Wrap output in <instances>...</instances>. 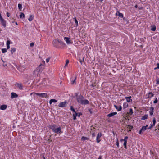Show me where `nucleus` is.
I'll return each instance as SVG.
<instances>
[{"label":"nucleus","instance_id":"cd10ccee","mask_svg":"<svg viewBox=\"0 0 159 159\" xmlns=\"http://www.w3.org/2000/svg\"><path fill=\"white\" fill-rule=\"evenodd\" d=\"M127 128L129 129V131H130L133 128V127L132 126L128 125L127 126Z\"/></svg>","mask_w":159,"mask_h":159},{"label":"nucleus","instance_id":"603ef678","mask_svg":"<svg viewBox=\"0 0 159 159\" xmlns=\"http://www.w3.org/2000/svg\"><path fill=\"white\" fill-rule=\"evenodd\" d=\"M124 106H125V107H127L128 104H127L126 103H125V104H124Z\"/></svg>","mask_w":159,"mask_h":159},{"label":"nucleus","instance_id":"052dcab7","mask_svg":"<svg viewBox=\"0 0 159 159\" xmlns=\"http://www.w3.org/2000/svg\"><path fill=\"white\" fill-rule=\"evenodd\" d=\"M138 7V6H137V5H136L135 6V7L136 8H137Z\"/></svg>","mask_w":159,"mask_h":159},{"label":"nucleus","instance_id":"774afa93","mask_svg":"<svg viewBox=\"0 0 159 159\" xmlns=\"http://www.w3.org/2000/svg\"><path fill=\"white\" fill-rule=\"evenodd\" d=\"M43 159H45V158L44 157H43Z\"/></svg>","mask_w":159,"mask_h":159},{"label":"nucleus","instance_id":"412c9836","mask_svg":"<svg viewBox=\"0 0 159 159\" xmlns=\"http://www.w3.org/2000/svg\"><path fill=\"white\" fill-rule=\"evenodd\" d=\"M148 116V115H145L143 116H142L141 119L142 120H144L147 119Z\"/></svg>","mask_w":159,"mask_h":159},{"label":"nucleus","instance_id":"49530a36","mask_svg":"<svg viewBox=\"0 0 159 159\" xmlns=\"http://www.w3.org/2000/svg\"><path fill=\"white\" fill-rule=\"evenodd\" d=\"M116 145L118 147H119V142L118 140H117L116 142Z\"/></svg>","mask_w":159,"mask_h":159},{"label":"nucleus","instance_id":"c756f323","mask_svg":"<svg viewBox=\"0 0 159 159\" xmlns=\"http://www.w3.org/2000/svg\"><path fill=\"white\" fill-rule=\"evenodd\" d=\"M73 19H74L75 20V23H76V25L77 26H78V22L76 19V17H75L73 18Z\"/></svg>","mask_w":159,"mask_h":159},{"label":"nucleus","instance_id":"bb28decb","mask_svg":"<svg viewBox=\"0 0 159 159\" xmlns=\"http://www.w3.org/2000/svg\"><path fill=\"white\" fill-rule=\"evenodd\" d=\"M88 139L86 137L83 136L81 138V140H83V141L85 140H87Z\"/></svg>","mask_w":159,"mask_h":159},{"label":"nucleus","instance_id":"6ab92c4d","mask_svg":"<svg viewBox=\"0 0 159 159\" xmlns=\"http://www.w3.org/2000/svg\"><path fill=\"white\" fill-rule=\"evenodd\" d=\"M151 30L152 31H154L156 30V27L155 25H152L151 26Z\"/></svg>","mask_w":159,"mask_h":159},{"label":"nucleus","instance_id":"473e14b6","mask_svg":"<svg viewBox=\"0 0 159 159\" xmlns=\"http://www.w3.org/2000/svg\"><path fill=\"white\" fill-rule=\"evenodd\" d=\"M156 122V119L155 118H154L153 119V124H152L154 126Z\"/></svg>","mask_w":159,"mask_h":159},{"label":"nucleus","instance_id":"20e7f679","mask_svg":"<svg viewBox=\"0 0 159 159\" xmlns=\"http://www.w3.org/2000/svg\"><path fill=\"white\" fill-rule=\"evenodd\" d=\"M67 103V102L66 101L61 102L58 105V106L60 107H65Z\"/></svg>","mask_w":159,"mask_h":159},{"label":"nucleus","instance_id":"f03ea898","mask_svg":"<svg viewBox=\"0 0 159 159\" xmlns=\"http://www.w3.org/2000/svg\"><path fill=\"white\" fill-rule=\"evenodd\" d=\"M76 100L79 103L82 105L88 104L89 103L88 100L85 99L84 97L81 95L77 97L76 98Z\"/></svg>","mask_w":159,"mask_h":159},{"label":"nucleus","instance_id":"864d4df0","mask_svg":"<svg viewBox=\"0 0 159 159\" xmlns=\"http://www.w3.org/2000/svg\"><path fill=\"white\" fill-rule=\"evenodd\" d=\"M157 67L156 68H155V69H156L157 68H158L159 69V63H157Z\"/></svg>","mask_w":159,"mask_h":159},{"label":"nucleus","instance_id":"e433bc0d","mask_svg":"<svg viewBox=\"0 0 159 159\" xmlns=\"http://www.w3.org/2000/svg\"><path fill=\"white\" fill-rule=\"evenodd\" d=\"M118 16L119 17L122 18L123 16V15L122 13L118 12Z\"/></svg>","mask_w":159,"mask_h":159},{"label":"nucleus","instance_id":"4be33fe9","mask_svg":"<svg viewBox=\"0 0 159 159\" xmlns=\"http://www.w3.org/2000/svg\"><path fill=\"white\" fill-rule=\"evenodd\" d=\"M154 96V94L152 93V92H150L148 94V98H149V97L151 98L153 97Z\"/></svg>","mask_w":159,"mask_h":159},{"label":"nucleus","instance_id":"9d476101","mask_svg":"<svg viewBox=\"0 0 159 159\" xmlns=\"http://www.w3.org/2000/svg\"><path fill=\"white\" fill-rule=\"evenodd\" d=\"M70 38L68 37H65L64 38V40L66 41L67 44H68L71 43V42L70 40Z\"/></svg>","mask_w":159,"mask_h":159},{"label":"nucleus","instance_id":"ea45409f","mask_svg":"<svg viewBox=\"0 0 159 159\" xmlns=\"http://www.w3.org/2000/svg\"><path fill=\"white\" fill-rule=\"evenodd\" d=\"M126 144H127V142H124L123 143V145L124 146V148H126Z\"/></svg>","mask_w":159,"mask_h":159},{"label":"nucleus","instance_id":"13d9d810","mask_svg":"<svg viewBox=\"0 0 159 159\" xmlns=\"http://www.w3.org/2000/svg\"><path fill=\"white\" fill-rule=\"evenodd\" d=\"M80 115H82V113H79V115L78 116V117H80Z\"/></svg>","mask_w":159,"mask_h":159},{"label":"nucleus","instance_id":"dca6fc26","mask_svg":"<svg viewBox=\"0 0 159 159\" xmlns=\"http://www.w3.org/2000/svg\"><path fill=\"white\" fill-rule=\"evenodd\" d=\"M131 96H129L128 97H125V99L126 100V102H130L131 101H132V100L131 99Z\"/></svg>","mask_w":159,"mask_h":159},{"label":"nucleus","instance_id":"7ed1b4c3","mask_svg":"<svg viewBox=\"0 0 159 159\" xmlns=\"http://www.w3.org/2000/svg\"><path fill=\"white\" fill-rule=\"evenodd\" d=\"M33 94H36L38 96H39L41 98H48V95L47 94V93H32L30 94V95H32Z\"/></svg>","mask_w":159,"mask_h":159},{"label":"nucleus","instance_id":"338daca9","mask_svg":"<svg viewBox=\"0 0 159 159\" xmlns=\"http://www.w3.org/2000/svg\"><path fill=\"white\" fill-rule=\"evenodd\" d=\"M100 1L102 2L104 0H99Z\"/></svg>","mask_w":159,"mask_h":159},{"label":"nucleus","instance_id":"a18cd8bd","mask_svg":"<svg viewBox=\"0 0 159 159\" xmlns=\"http://www.w3.org/2000/svg\"><path fill=\"white\" fill-rule=\"evenodd\" d=\"M50 58H48L46 59V61L47 63H48L49 62Z\"/></svg>","mask_w":159,"mask_h":159},{"label":"nucleus","instance_id":"3c124183","mask_svg":"<svg viewBox=\"0 0 159 159\" xmlns=\"http://www.w3.org/2000/svg\"><path fill=\"white\" fill-rule=\"evenodd\" d=\"M142 132H143L142 131V130L141 129L139 130V134H141Z\"/></svg>","mask_w":159,"mask_h":159},{"label":"nucleus","instance_id":"6e6d98bb","mask_svg":"<svg viewBox=\"0 0 159 159\" xmlns=\"http://www.w3.org/2000/svg\"><path fill=\"white\" fill-rule=\"evenodd\" d=\"M92 137H94L95 136V134L94 133H92Z\"/></svg>","mask_w":159,"mask_h":159},{"label":"nucleus","instance_id":"7c9ffc66","mask_svg":"<svg viewBox=\"0 0 159 159\" xmlns=\"http://www.w3.org/2000/svg\"><path fill=\"white\" fill-rule=\"evenodd\" d=\"M16 51V49L15 48H11V52L12 53V54H13V53L14 52H15Z\"/></svg>","mask_w":159,"mask_h":159},{"label":"nucleus","instance_id":"680f3d73","mask_svg":"<svg viewBox=\"0 0 159 159\" xmlns=\"http://www.w3.org/2000/svg\"><path fill=\"white\" fill-rule=\"evenodd\" d=\"M45 81V79L44 80V81H43V84H45V83L44 82V81Z\"/></svg>","mask_w":159,"mask_h":159},{"label":"nucleus","instance_id":"9b49d317","mask_svg":"<svg viewBox=\"0 0 159 159\" xmlns=\"http://www.w3.org/2000/svg\"><path fill=\"white\" fill-rule=\"evenodd\" d=\"M154 108L153 107H151L150 108V111H149V114L150 116H152L153 115L154 113Z\"/></svg>","mask_w":159,"mask_h":159},{"label":"nucleus","instance_id":"a19ab883","mask_svg":"<svg viewBox=\"0 0 159 159\" xmlns=\"http://www.w3.org/2000/svg\"><path fill=\"white\" fill-rule=\"evenodd\" d=\"M157 102H158V100H157V98H156L155 99V100H154V101H153V103H154V104H156V103Z\"/></svg>","mask_w":159,"mask_h":159},{"label":"nucleus","instance_id":"5701e85b","mask_svg":"<svg viewBox=\"0 0 159 159\" xmlns=\"http://www.w3.org/2000/svg\"><path fill=\"white\" fill-rule=\"evenodd\" d=\"M58 43H59L61 45L63 46L65 45V44L61 40L59 39H58Z\"/></svg>","mask_w":159,"mask_h":159},{"label":"nucleus","instance_id":"423d86ee","mask_svg":"<svg viewBox=\"0 0 159 159\" xmlns=\"http://www.w3.org/2000/svg\"><path fill=\"white\" fill-rule=\"evenodd\" d=\"M102 135V133H99L97 134L96 140L98 143H99L100 140H99V139L101 137Z\"/></svg>","mask_w":159,"mask_h":159},{"label":"nucleus","instance_id":"e2e57ef3","mask_svg":"<svg viewBox=\"0 0 159 159\" xmlns=\"http://www.w3.org/2000/svg\"><path fill=\"white\" fill-rule=\"evenodd\" d=\"M144 126L146 127V128L147 129V127L148 126V125H146V126Z\"/></svg>","mask_w":159,"mask_h":159},{"label":"nucleus","instance_id":"f704fd0d","mask_svg":"<svg viewBox=\"0 0 159 159\" xmlns=\"http://www.w3.org/2000/svg\"><path fill=\"white\" fill-rule=\"evenodd\" d=\"M128 138V136H125V138L124 139V140L122 139V140H121V141L124 140V142H127V140Z\"/></svg>","mask_w":159,"mask_h":159},{"label":"nucleus","instance_id":"bf43d9fd","mask_svg":"<svg viewBox=\"0 0 159 159\" xmlns=\"http://www.w3.org/2000/svg\"><path fill=\"white\" fill-rule=\"evenodd\" d=\"M98 159H102V157L101 156H100L98 158Z\"/></svg>","mask_w":159,"mask_h":159},{"label":"nucleus","instance_id":"8fccbe9b","mask_svg":"<svg viewBox=\"0 0 159 159\" xmlns=\"http://www.w3.org/2000/svg\"><path fill=\"white\" fill-rule=\"evenodd\" d=\"M157 84H159V79H158L157 80Z\"/></svg>","mask_w":159,"mask_h":159},{"label":"nucleus","instance_id":"c85d7f7f","mask_svg":"<svg viewBox=\"0 0 159 159\" xmlns=\"http://www.w3.org/2000/svg\"><path fill=\"white\" fill-rule=\"evenodd\" d=\"M76 79V76H75L74 80H72L71 81V83H72V84H75L76 83V82L75 81Z\"/></svg>","mask_w":159,"mask_h":159},{"label":"nucleus","instance_id":"b1692460","mask_svg":"<svg viewBox=\"0 0 159 159\" xmlns=\"http://www.w3.org/2000/svg\"><path fill=\"white\" fill-rule=\"evenodd\" d=\"M78 114L76 112H75V114H73V120H75L76 119V117L77 116Z\"/></svg>","mask_w":159,"mask_h":159},{"label":"nucleus","instance_id":"1a4fd4ad","mask_svg":"<svg viewBox=\"0 0 159 159\" xmlns=\"http://www.w3.org/2000/svg\"><path fill=\"white\" fill-rule=\"evenodd\" d=\"M15 85L16 86L20 89L22 90L23 89V85L22 84L16 83Z\"/></svg>","mask_w":159,"mask_h":159},{"label":"nucleus","instance_id":"4d7b16f0","mask_svg":"<svg viewBox=\"0 0 159 159\" xmlns=\"http://www.w3.org/2000/svg\"><path fill=\"white\" fill-rule=\"evenodd\" d=\"M91 85L93 87H94L95 86V85H94L93 84H92Z\"/></svg>","mask_w":159,"mask_h":159},{"label":"nucleus","instance_id":"4c0bfd02","mask_svg":"<svg viewBox=\"0 0 159 159\" xmlns=\"http://www.w3.org/2000/svg\"><path fill=\"white\" fill-rule=\"evenodd\" d=\"M2 51L3 53H5L7 52V49L6 48H3L2 49Z\"/></svg>","mask_w":159,"mask_h":159},{"label":"nucleus","instance_id":"a211bd4d","mask_svg":"<svg viewBox=\"0 0 159 159\" xmlns=\"http://www.w3.org/2000/svg\"><path fill=\"white\" fill-rule=\"evenodd\" d=\"M114 106L115 107V108L116 109H117V110L118 111H120L121 110L122 107H121V106H120L119 108H118V107L116 105H114Z\"/></svg>","mask_w":159,"mask_h":159},{"label":"nucleus","instance_id":"58836bf2","mask_svg":"<svg viewBox=\"0 0 159 159\" xmlns=\"http://www.w3.org/2000/svg\"><path fill=\"white\" fill-rule=\"evenodd\" d=\"M18 6L19 9H20L22 8V5L21 4H18Z\"/></svg>","mask_w":159,"mask_h":159},{"label":"nucleus","instance_id":"f8f14e48","mask_svg":"<svg viewBox=\"0 0 159 159\" xmlns=\"http://www.w3.org/2000/svg\"><path fill=\"white\" fill-rule=\"evenodd\" d=\"M7 106L6 105H2L0 106V109L1 110H4L7 108Z\"/></svg>","mask_w":159,"mask_h":159},{"label":"nucleus","instance_id":"69168bd1","mask_svg":"<svg viewBox=\"0 0 159 159\" xmlns=\"http://www.w3.org/2000/svg\"><path fill=\"white\" fill-rule=\"evenodd\" d=\"M13 128H15V126H14V125H13Z\"/></svg>","mask_w":159,"mask_h":159},{"label":"nucleus","instance_id":"de8ad7c7","mask_svg":"<svg viewBox=\"0 0 159 159\" xmlns=\"http://www.w3.org/2000/svg\"><path fill=\"white\" fill-rule=\"evenodd\" d=\"M153 126H154L153 125H152L151 124V126L149 127L147 129H150L151 128H152V127Z\"/></svg>","mask_w":159,"mask_h":159},{"label":"nucleus","instance_id":"2f4dec72","mask_svg":"<svg viewBox=\"0 0 159 159\" xmlns=\"http://www.w3.org/2000/svg\"><path fill=\"white\" fill-rule=\"evenodd\" d=\"M142 130V131L143 132L145 130H146V127H145V126H143L142 128L141 129Z\"/></svg>","mask_w":159,"mask_h":159},{"label":"nucleus","instance_id":"37998d69","mask_svg":"<svg viewBox=\"0 0 159 159\" xmlns=\"http://www.w3.org/2000/svg\"><path fill=\"white\" fill-rule=\"evenodd\" d=\"M10 41L9 40H7V45H10Z\"/></svg>","mask_w":159,"mask_h":159},{"label":"nucleus","instance_id":"79ce46f5","mask_svg":"<svg viewBox=\"0 0 159 159\" xmlns=\"http://www.w3.org/2000/svg\"><path fill=\"white\" fill-rule=\"evenodd\" d=\"M129 113L130 114H132L133 113V110L132 108H130L129 109Z\"/></svg>","mask_w":159,"mask_h":159},{"label":"nucleus","instance_id":"2eb2a0df","mask_svg":"<svg viewBox=\"0 0 159 159\" xmlns=\"http://www.w3.org/2000/svg\"><path fill=\"white\" fill-rule=\"evenodd\" d=\"M18 97V95L14 93H11V98H16Z\"/></svg>","mask_w":159,"mask_h":159},{"label":"nucleus","instance_id":"4468645a","mask_svg":"<svg viewBox=\"0 0 159 159\" xmlns=\"http://www.w3.org/2000/svg\"><path fill=\"white\" fill-rule=\"evenodd\" d=\"M49 128L51 129L52 131L54 132V130L56 128V126L55 125H50L49 126Z\"/></svg>","mask_w":159,"mask_h":159},{"label":"nucleus","instance_id":"72a5a7b5","mask_svg":"<svg viewBox=\"0 0 159 159\" xmlns=\"http://www.w3.org/2000/svg\"><path fill=\"white\" fill-rule=\"evenodd\" d=\"M70 110L74 112L75 113L76 112L74 109L73 107V106H70Z\"/></svg>","mask_w":159,"mask_h":159},{"label":"nucleus","instance_id":"5fc2aeb1","mask_svg":"<svg viewBox=\"0 0 159 159\" xmlns=\"http://www.w3.org/2000/svg\"><path fill=\"white\" fill-rule=\"evenodd\" d=\"M7 49H8L10 48V45H7Z\"/></svg>","mask_w":159,"mask_h":159},{"label":"nucleus","instance_id":"c9c22d12","mask_svg":"<svg viewBox=\"0 0 159 159\" xmlns=\"http://www.w3.org/2000/svg\"><path fill=\"white\" fill-rule=\"evenodd\" d=\"M69 62V60H66V63L64 66V67H66V66H67V65L68 64Z\"/></svg>","mask_w":159,"mask_h":159},{"label":"nucleus","instance_id":"6e6552de","mask_svg":"<svg viewBox=\"0 0 159 159\" xmlns=\"http://www.w3.org/2000/svg\"><path fill=\"white\" fill-rule=\"evenodd\" d=\"M58 42L57 40L55 39L52 42V44L54 47H57L58 45Z\"/></svg>","mask_w":159,"mask_h":159},{"label":"nucleus","instance_id":"ddd939ff","mask_svg":"<svg viewBox=\"0 0 159 159\" xmlns=\"http://www.w3.org/2000/svg\"><path fill=\"white\" fill-rule=\"evenodd\" d=\"M117 113L116 112H111L108 114L107 116L109 117H111L113 116L114 115L116 114Z\"/></svg>","mask_w":159,"mask_h":159},{"label":"nucleus","instance_id":"f257e3e1","mask_svg":"<svg viewBox=\"0 0 159 159\" xmlns=\"http://www.w3.org/2000/svg\"><path fill=\"white\" fill-rule=\"evenodd\" d=\"M44 67V65L40 64L33 71V77L34 80L39 79L40 74L43 70Z\"/></svg>","mask_w":159,"mask_h":159},{"label":"nucleus","instance_id":"f3484780","mask_svg":"<svg viewBox=\"0 0 159 159\" xmlns=\"http://www.w3.org/2000/svg\"><path fill=\"white\" fill-rule=\"evenodd\" d=\"M57 102V100L55 99H51L49 101V104H51L52 102L55 103Z\"/></svg>","mask_w":159,"mask_h":159},{"label":"nucleus","instance_id":"0e129e2a","mask_svg":"<svg viewBox=\"0 0 159 159\" xmlns=\"http://www.w3.org/2000/svg\"><path fill=\"white\" fill-rule=\"evenodd\" d=\"M15 24H16V25H18V24H17V22H15Z\"/></svg>","mask_w":159,"mask_h":159},{"label":"nucleus","instance_id":"0eeeda50","mask_svg":"<svg viewBox=\"0 0 159 159\" xmlns=\"http://www.w3.org/2000/svg\"><path fill=\"white\" fill-rule=\"evenodd\" d=\"M61 128L60 127L57 128H56L53 132L57 134H58L61 132Z\"/></svg>","mask_w":159,"mask_h":159},{"label":"nucleus","instance_id":"39448f33","mask_svg":"<svg viewBox=\"0 0 159 159\" xmlns=\"http://www.w3.org/2000/svg\"><path fill=\"white\" fill-rule=\"evenodd\" d=\"M0 20L2 25L4 27H5L6 26V21L2 17L1 14H0Z\"/></svg>","mask_w":159,"mask_h":159},{"label":"nucleus","instance_id":"393cba45","mask_svg":"<svg viewBox=\"0 0 159 159\" xmlns=\"http://www.w3.org/2000/svg\"><path fill=\"white\" fill-rule=\"evenodd\" d=\"M20 18H25V15L23 13L21 12L20 14Z\"/></svg>","mask_w":159,"mask_h":159},{"label":"nucleus","instance_id":"a878e982","mask_svg":"<svg viewBox=\"0 0 159 159\" xmlns=\"http://www.w3.org/2000/svg\"><path fill=\"white\" fill-rule=\"evenodd\" d=\"M82 59L81 58H80V57H79V58L80 59V62L81 63V64H82V62L84 61V57H82Z\"/></svg>","mask_w":159,"mask_h":159},{"label":"nucleus","instance_id":"09e8293b","mask_svg":"<svg viewBox=\"0 0 159 159\" xmlns=\"http://www.w3.org/2000/svg\"><path fill=\"white\" fill-rule=\"evenodd\" d=\"M7 17H9L10 16V13L9 12L7 13Z\"/></svg>","mask_w":159,"mask_h":159},{"label":"nucleus","instance_id":"aec40b11","mask_svg":"<svg viewBox=\"0 0 159 159\" xmlns=\"http://www.w3.org/2000/svg\"><path fill=\"white\" fill-rule=\"evenodd\" d=\"M33 19L34 16L31 15H30V17L28 19V20L30 21H31L33 20Z\"/></svg>","mask_w":159,"mask_h":159},{"label":"nucleus","instance_id":"c03bdc74","mask_svg":"<svg viewBox=\"0 0 159 159\" xmlns=\"http://www.w3.org/2000/svg\"><path fill=\"white\" fill-rule=\"evenodd\" d=\"M34 43H31L30 44V46L31 47L33 46H34Z\"/></svg>","mask_w":159,"mask_h":159}]
</instances>
